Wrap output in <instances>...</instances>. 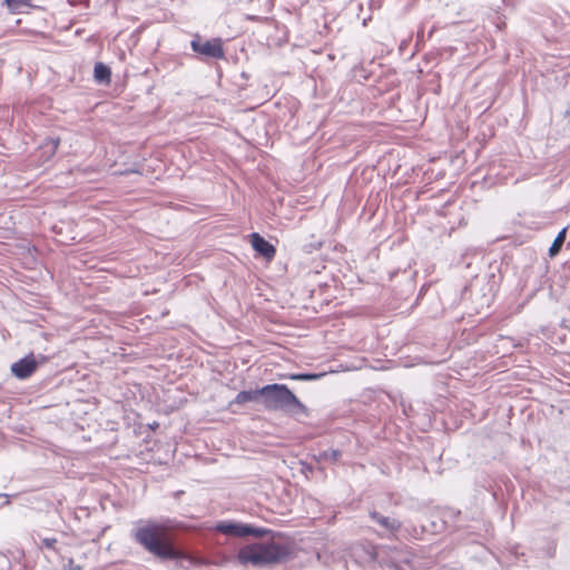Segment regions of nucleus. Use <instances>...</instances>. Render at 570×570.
<instances>
[{"instance_id": "nucleus-14", "label": "nucleus", "mask_w": 570, "mask_h": 570, "mask_svg": "<svg viewBox=\"0 0 570 570\" xmlns=\"http://www.w3.org/2000/svg\"><path fill=\"white\" fill-rule=\"evenodd\" d=\"M325 373H295L289 376V379L295 381H316L323 377Z\"/></svg>"}, {"instance_id": "nucleus-12", "label": "nucleus", "mask_w": 570, "mask_h": 570, "mask_svg": "<svg viewBox=\"0 0 570 570\" xmlns=\"http://www.w3.org/2000/svg\"><path fill=\"white\" fill-rule=\"evenodd\" d=\"M566 236H567V228H562L558 233V235L556 236L553 243L551 244V246L549 248V255L551 257H554L556 255H558L560 253L562 245L564 244Z\"/></svg>"}, {"instance_id": "nucleus-15", "label": "nucleus", "mask_w": 570, "mask_h": 570, "mask_svg": "<svg viewBox=\"0 0 570 570\" xmlns=\"http://www.w3.org/2000/svg\"><path fill=\"white\" fill-rule=\"evenodd\" d=\"M7 7L12 12H19L22 7L28 6L29 0H4Z\"/></svg>"}, {"instance_id": "nucleus-1", "label": "nucleus", "mask_w": 570, "mask_h": 570, "mask_svg": "<svg viewBox=\"0 0 570 570\" xmlns=\"http://www.w3.org/2000/svg\"><path fill=\"white\" fill-rule=\"evenodd\" d=\"M131 539L160 560H190L173 542L168 530L153 520H139L130 531Z\"/></svg>"}, {"instance_id": "nucleus-10", "label": "nucleus", "mask_w": 570, "mask_h": 570, "mask_svg": "<svg viewBox=\"0 0 570 570\" xmlns=\"http://www.w3.org/2000/svg\"><path fill=\"white\" fill-rule=\"evenodd\" d=\"M258 399H262V393H261V389H257V390H248V391H240L236 397L234 399V401H232L230 404H238V405H242V404H245V403H248V402H255L257 401Z\"/></svg>"}, {"instance_id": "nucleus-6", "label": "nucleus", "mask_w": 570, "mask_h": 570, "mask_svg": "<svg viewBox=\"0 0 570 570\" xmlns=\"http://www.w3.org/2000/svg\"><path fill=\"white\" fill-rule=\"evenodd\" d=\"M222 38L203 39L202 36L195 35L190 41L191 50L199 57L200 60L225 59V50L223 47Z\"/></svg>"}, {"instance_id": "nucleus-3", "label": "nucleus", "mask_w": 570, "mask_h": 570, "mask_svg": "<svg viewBox=\"0 0 570 570\" xmlns=\"http://www.w3.org/2000/svg\"><path fill=\"white\" fill-rule=\"evenodd\" d=\"M377 547L370 542L356 543L352 547V556L360 564L380 563L394 570H419V560L411 552L400 553L389 562L380 558Z\"/></svg>"}, {"instance_id": "nucleus-11", "label": "nucleus", "mask_w": 570, "mask_h": 570, "mask_svg": "<svg viewBox=\"0 0 570 570\" xmlns=\"http://www.w3.org/2000/svg\"><path fill=\"white\" fill-rule=\"evenodd\" d=\"M111 71L110 68L102 63L96 62L94 68V78L98 83H108L110 81Z\"/></svg>"}, {"instance_id": "nucleus-13", "label": "nucleus", "mask_w": 570, "mask_h": 570, "mask_svg": "<svg viewBox=\"0 0 570 570\" xmlns=\"http://www.w3.org/2000/svg\"><path fill=\"white\" fill-rule=\"evenodd\" d=\"M342 458V452L337 449H328L318 453V461L337 463Z\"/></svg>"}, {"instance_id": "nucleus-5", "label": "nucleus", "mask_w": 570, "mask_h": 570, "mask_svg": "<svg viewBox=\"0 0 570 570\" xmlns=\"http://www.w3.org/2000/svg\"><path fill=\"white\" fill-rule=\"evenodd\" d=\"M368 517L375 524H377L379 530H376V534L381 539L399 540L407 533V529H405L402 522L396 518L384 515L376 510L370 511Z\"/></svg>"}, {"instance_id": "nucleus-18", "label": "nucleus", "mask_w": 570, "mask_h": 570, "mask_svg": "<svg viewBox=\"0 0 570 570\" xmlns=\"http://www.w3.org/2000/svg\"><path fill=\"white\" fill-rule=\"evenodd\" d=\"M59 140H52V150L55 151L58 147Z\"/></svg>"}, {"instance_id": "nucleus-9", "label": "nucleus", "mask_w": 570, "mask_h": 570, "mask_svg": "<svg viewBox=\"0 0 570 570\" xmlns=\"http://www.w3.org/2000/svg\"><path fill=\"white\" fill-rule=\"evenodd\" d=\"M252 246L255 252L268 261L276 254L275 247L257 233L252 234Z\"/></svg>"}, {"instance_id": "nucleus-7", "label": "nucleus", "mask_w": 570, "mask_h": 570, "mask_svg": "<svg viewBox=\"0 0 570 570\" xmlns=\"http://www.w3.org/2000/svg\"><path fill=\"white\" fill-rule=\"evenodd\" d=\"M213 529L219 533L235 538L255 537L262 538L271 532V530L252 524L235 522V521H219Z\"/></svg>"}, {"instance_id": "nucleus-17", "label": "nucleus", "mask_w": 570, "mask_h": 570, "mask_svg": "<svg viewBox=\"0 0 570 570\" xmlns=\"http://www.w3.org/2000/svg\"><path fill=\"white\" fill-rule=\"evenodd\" d=\"M4 499L3 501L0 502V508L3 507V505H7L9 504V495L6 494V493H0V500Z\"/></svg>"}, {"instance_id": "nucleus-8", "label": "nucleus", "mask_w": 570, "mask_h": 570, "mask_svg": "<svg viewBox=\"0 0 570 570\" xmlns=\"http://www.w3.org/2000/svg\"><path fill=\"white\" fill-rule=\"evenodd\" d=\"M38 364L35 354L29 353L11 364V373L19 380H26L36 372Z\"/></svg>"}, {"instance_id": "nucleus-2", "label": "nucleus", "mask_w": 570, "mask_h": 570, "mask_svg": "<svg viewBox=\"0 0 570 570\" xmlns=\"http://www.w3.org/2000/svg\"><path fill=\"white\" fill-rule=\"evenodd\" d=\"M289 548L279 543H253L243 547L237 553V560L240 564H253L264 567L278 563L288 558Z\"/></svg>"}, {"instance_id": "nucleus-16", "label": "nucleus", "mask_w": 570, "mask_h": 570, "mask_svg": "<svg viewBox=\"0 0 570 570\" xmlns=\"http://www.w3.org/2000/svg\"><path fill=\"white\" fill-rule=\"evenodd\" d=\"M57 539L56 538H43L41 540V547L47 549H56Z\"/></svg>"}, {"instance_id": "nucleus-4", "label": "nucleus", "mask_w": 570, "mask_h": 570, "mask_svg": "<svg viewBox=\"0 0 570 570\" xmlns=\"http://www.w3.org/2000/svg\"><path fill=\"white\" fill-rule=\"evenodd\" d=\"M262 402L268 411L306 414L307 407L285 384H267L261 387Z\"/></svg>"}]
</instances>
